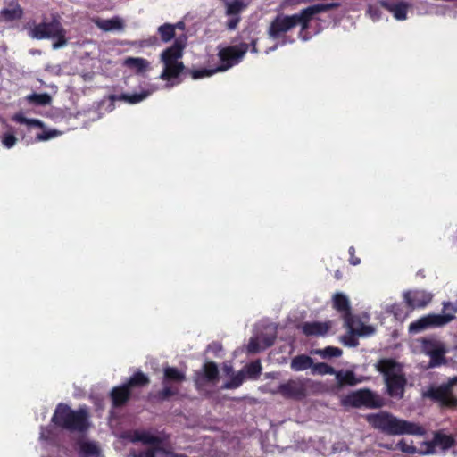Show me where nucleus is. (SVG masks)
<instances>
[{
	"label": "nucleus",
	"instance_id": "nucleus-48",
	"mask_svg": "<svg viewBox=\"0 0 457 457\" xmlns=\"http://www.w3.org/2000/svg\"><path fill=\"white\" fill-rule=\"evenodd\" d=\"M247 350L249 353H258L261 350H263L262 346L261 345L259 337L250 339L248 345H247Z\"/></svg>",
	"mask_w": 457,
	"mask_h": 457
},
{
	"label": "nucleus",
	"instance_id": "nucleus-60",
	"mask_svg": "<svg viewBox=\"0 0 457 457\" xmlns=\"http://www.w3.org/2000/svg\"><path fill=\"white\" fill-rule=\"evenodd\" d=\"M251 46H252L251 51H252L253 53H257L256 40H252V42H251Z\"/></svg>",
	"mask_w": 457,
	"mask_h": 457
},
{
	"label": "nucleus",
	"instance_id": "nucleus-30",
	"mask_svg": "<svg viewBox=\"0 0 457 457\" xmlns=\"http://www.w3.org/2000/svg\"><path fill=\"white\" fill-rule=\"evenodd\" d=\"M26 101L35 106H46L51 104L52 98L47 93H32L25 97Z\"/></svg>",
	"mask_w": 457,
	"mask_h": 457
},
{
	"label": "nucleus",
	"instance_id": "nucleus-46",
	"mask_svg": "<svg viewBox=\"0 0 457 457\" xmlns=\"http://www.w3.org/2000/svg\"><path fill=\"white\" fill-rule=\"evenodd\" d=\"M160 454V457H177L180 456V453H175L170 450L165 449L162 445L155 446V455Z\"/></svg>",
	"mask_w": 457,
	"mask_h": 457
},
{
	"label": "nucleus",
	"instance_id": "nucleus-59",
	"mask_svg": "<svg viewBox=\"0 0 457 457\" xmlns=\"http://www.w3.org/2000/svg\"><path fill=\"white\" fill-rule=\"evenodd\" d=\"M156 42H157V37H150V38L147 40V42H146V44H145V45L150 46V45H154V44H155Z\"/></svg>",
	"mask_w": 457,
	"mask_h": 457
},
{
	"label": "nucleus",
	"instance_id": "nucleus-53",
	"mask_svg": "<svg viewBox=\"0 0 457 457\" xmlns=\"http://www.w3.org/2000/svg\"><path fill=\"white\" fill-rule=\"evenodd\" d=\"M232 18H230L227 22V29L229 30H234L237 27L238 22L240 21V17L238 15H231Z\"/></svg>",
	"mask_w": 457,
	"mask_h": 457
},
{
	"label": "nucleus",
	"instance_id": "nucleus-6",
	"mask_svg": "<svg viewBox=\"0 0 457 457\" xmlns=\"http://www.w3.org/2000/svg\"><path fill=\"white\" fill-rule=\"evenodd\" d=\"M184 47V40L177 38L172 46L162 53L161 60L164 64V69L160 75L162 79L168 80L177 78L184 71L183 62L179 61L182 57Z\"/></svg>",
	"mask_w": 457,
	"mask_h": 457
},
{
	"label": "nucleus",
	"instance_id": "nucleus-25",
	"mask_svg": "<svg viewBox=\"0 0 457 457\" xmlns=\"http://www.w3.org/2000/svg\"><path fill=\"white\" fill-rule=\"evenodd\" d=\"M333 307L341 313L342 318L349 315L351 306L348 297L343 293H336L332 298Z\"/></svg>",
	"mask_w": 457,
	"mask_h": 457
},
{
	"label": "nucleus",
	"instance_id": "nucleus-4",
	"mask_svg": "<svg viewBox=\"0 0 457 457\" xmlns=\"http://www.w3.org/2000/svg\"><path fill=\"white\" fill-rule=\"evenodd\" d=\"M297 25L301 26L300 38L303 41L309 40L311 36L306 32L308 28L300 12L293 15L278 14L270 22L268 35L272 39H278Z\"/></svg>",
	"mask_w": 457,
	"mask_h": 457
},
{
	"label": "nucleus",
	"instance_id": "nucleus-1",
	"mask_svg": "<svg viewBox=\"0 0 457 457\" xmlns=\"http://www.w3.org/2000/svg\"><path fill=\"white\" fill-rule=\"evenodd\" d=\"M366 420L375 429L389 436L426 434V429L419 423L397 418L386 411L368 414Z\"/></svg>",
	"mask_w": 457,
	"mask_h": 457
},
{
	"label": "nucleus",
	"instance_id": "nucleus-50",
	"mask_svg": "<svg viewBox=\"0 0 457 457\" xmlns=\"http://www.w3.org/2000/svg\"><path fill=\"white\" fill-rule=\"evenodd\" d=\"M259 337L261 345L262 346V349H266L270 346H271L275 342V336H266L262 335Z\"/></svg>",
	"mask_w": 457,
	"mask_h": 457
},
{
	"label": "nucleus",
	"instance_id": "nucleus-29",
	"mask_svg": "<svg viewBox=\"0 0 457 457\" xmlns=\"http://www.w3.org/2000/svg\"><path fill=\"white\" fill-rule=\"evenodd\" d=\"M124 63L127 67L133 69L137 73L145 72L150 65V62L141 57H128L125 59Z\"/></svg>",
	"mask_w": 457,
	"mask_h": 457
},
{
	"label": "nucleus",
	"instance_id": "nucleus-12",
	"mask_svg": "<svg viewBox=\"0 0 457 457\" xmlns=\"http://www.w3.org/2000/svg\"><path fill=\"white\" fill-rule=\"evenodd\" d=\"M347 403L353 407L379 408L382 406L381 398L369 389L358 390L350 394L346 398Z\"/></svg>",
	"mask_w": 457,
	"mask_h": 457
},
{
	"label": "nucleus",
	"instance_id": "nucleus-31",
	"mask_svg": "<svg viewBox=\"0 0 457 457\" xmlns=\"http://www.w3.org/2000/svg\"><path fill=\"white\" fill-rule=\"evenodd\" d=\"M150 382L149 378L142 371L138 370L135 372L129 379L123 383L128 388L131 387H142L148 385Z\"/></svg>",
	"mask_w": 457,
	"mask_h": 457
},
{
	"label": "nucleus",
	"instance_id": "nucleus-61",
	"mask_svg": "<svg viewBox=\"0 0 457 457\" xmlns=\"http://www.w3.org/2000/svg\"><path fill=\"white\" fill-rule=\"evenodd\" d=\"M181 25H183V23L180 22L178 24V27H181ZM175 26L177 27V25H175Z\"/></svg>",
	"mask_w": 457,
	"mask_h": 457
},
{
	"label": "nucleus",
	"instance_id": "nucleus-18",
	"mask_svg": "<svg viewBox=\"0 0 457 457\" xmlns=\"http://www.w3.org/2000/svg\"><path fill=\"white\" fill-rule=\"evenodd\" d=\"M454 445V439L452 436L436 432L432 441L426 443L427 449L423 453L429 454L435 453V447L439 446L443 450L451 448Z\"/></svg>",
	"mask_w": 457,
	"mask_h": 457
},
{
	"label": "nucleus",
	"instance_id": "nucleus-39",
	"mask_svg": "<svg viewBox=\"0 0 457 457\" xmlns=\"http://www.w3.org/2000/svg\"><path fill=\"white\" fill-rule=\"evenodd\" d=\"M243 370L245 371L248 378H257L262 372V365L259 361H252L245 365Z\"/></svg>",
	"mask_w": 457,
	"mask_h": 457
},
{
	"label": "nucleus",
	"instance_id": "nucleus-2",
	"mask_svg": "<svg viewBox=\"0 0 457 457\" xmlns=\"http://www.w3.org/2000/svg\"><path fill=\"white\" fill-rule=\"evenodd\" d=\"M51 422L70 432H85L89 428L87 408L72 410L65 403H59L56 406Z\"/></svg>",
	"mask_w": 457,
	"mask_h": 457
},
{
	"label": "nucleus",
	"instance_id": "nucleus-49",
	"mask_svg": "<svg viewBox=\"0 0 457 457\" xmlns=\"http://www.w3.org/2000/svg\"><path fill=\"white\" fill-rule=\"evenodd\" d=\"M130 457H156L155 447H152L139 452H133L130 453Z\"/></svg>",
	"mask_w": 457,
	"mask_h": 457
},
{
	"label": "nucleus",
	"instance_id": "nucleus-20",
	"mask_svg": "<svg viewBox=\"0 0 457 457\" xmlns=\"http://www.w3.org/2000/svg\"><path fill=\"white\" fill-rule=\"evenodd\" d=\"M24 12L17 0H12L8 7L0 10V18L6 22L21 20Z\"/></svg>",
	"mask_w": 457,
	"mask_h": 457
},
{
	"label": "nucleus",
	"instance_id": "nucleus-51",
	"mask_svg": "<svg viewBox=\"0 0 457 457\" xmlns=\"http://www.w3.org/2000/svg\"><path fill=\"white\" fill-rule=\"evenodd\" d=\"M367 13L373 21H378L381 18V11L379 7L376 5H370L368 7Z\"/></svg>",
	"mask_w": 457,
	"mask_h": 457
},
{
	"label": "nucleus",
	"instance_id": "nucleus-15",
	"mask_svg": "<svg viewBox=\"0 0 457 457\" xmlns=\"http://www.w3.org/2000/svg\"><path fill=\"white\" fill-rule=\"evenodd\" d=\"M433 298V295L425 290L406 291L403 299L411 309L426 307Z\"/></svg>",
	"mask_w": 457,
	"mask_h": 457
},
{
	"label": "nucleus",
	"instance_id": "nucleus-5",
	"mask_svg": "<svg viewBox=\"0 0 457 457\" xmlns=\"http://www.w3.org/2000/svg\"><path fill=\"white\" fill-rule=\"evenodd\" d=\"M249 45L247 43H241L237 46H232L220 52L219 55L223 64L215 70L211 69H199L194 71H188V73L194 79L209 77L214 74L216 71H223L230 67L237 64L245 54L248 51Z\"/></svg>",
	"mask_w": 457,
	"mask_h": 457
},
{
	"label": "nucleus",
	"instance_id": "nucleus-33",
	"mask_svg": "<svg viewBox=\"0 0 457 457\" xmlns=\"http://www.w3.org/2000/svg\"><path fill=\"white\" fill-rule=\"evenodd\" d=\"M57 434L54 431V428L51 426L48 427H41V431L39 435V440L41 442H46L48 445L56 444Z\"/></svg>",
	"mask_w": 457,
	"mask_h": 457
},
{
	"label": "nucleus",
	"instance_id": "nucleus-24",
	"mask_svg": "<svg viewBox=\"0 0 457 457\" xmlns=\"http://www.w3.org/2000/svg\"><path fill=\"white\" fill-rule=\"evenodd\" d=\"M79 457H99L100 448L94 441L81 440L78 443Z\"/></svg>",
	"mask_w": 457,
	"mask_h": 457
},
{
	"label": "nucleus",
	"instance_id": "nucleus-36",
	"mask_svg": "<svg viewBox=\"0 0 457 457\" xmlns=\"http://www.w3.org/2000/svg\"><path fill=\"white\" fill-rule=\"evenodd\" d=\"M445 351L443 347H436L434 350H428L430 356V367L438 366L445 362L444 355Z\"/></svg>",
	"mask_w": 457,
	"mask_h": 457
},
{
	"label": "nucleus",
	"instance_id": "nucleus-55",
	"mask_svg": "<svg viewBox=\"0 0 457 457\" xmlns=\"http://www.w3.org/2000/svg\"><path fill=\"white\" fill-rule=\"evenodd\" d=\"M354 251H355V250H354V247H353V246H351V247L349 248V254H350L349 262H350V263H351L352 265L356 266V265L360 264L361 260H360L359 258L355 257Z\"/></svg>",
	"mask_w": 457,
	"mask_h": 457
},
{
	"label": "nucleus",
	"instance_id": "nucleus-27",
	"mask_svg": "<svg viewBox=\"0 0 457 457\" xmlns=\"http://www.w3.org/2000/svg\"><path fill=\"white\" fill-rule=\"evenodd\" d=\"M96 25L104 31H120L124 29V22L120 17L99 20L96 21Z\"/></svg>",
	"mask_w": 457,
	"mask_h": 457
},
{
	"label": "nucleus",
	"instance_id": "nucleus-21",
	"mask_svg": "<svg viewBox=\"0 0 457 457\" xmlns=\"http://www.w3.org/2000/svg\"><path fill=\"white\" fill-rule=\"evenodd\" d=\"M332 326L331 321L326 322H305L302 330L306 336H325Z\"/></svg>",
	"mask_w": 457,
	"mask_h": 457
},
{
	"label": "nucleus",
	"instance_id": "nucleus-58",
	"mask_svg": "<svg viewBox=\"0 0 457 457\" xmlns=\"http://www.w3.org/2000/svg\"><path fill=\"white\" fill-rule=\"evenodd\" d=\"M224 371L227 375H230V373L233 371V368L231 365H225L224 366Z\"/></svg>",
	"mask_w": 457,
	"mask_h": 457
},
{
	"label": "nucleus",
	"instance_id": "nucleus-56",
	"mask_svg": "<svg viewBox=\"0 0 457 457\" xmlns=\"http://www.w3.org/2000/svg\"><path fill=\"white\" fill-rule=\"evenodd\" d=\"M423 347L426 353L428 354V350H434L436 347H442L441 345H436L433 341L425 339L423 340Z\"/></svg>",
	"mask_w": 457,
	"mask_h": 457
},
{
	"label": "nucleus",
	"instance_id": "nucleus-16",
	"mask_svg": "<svg viewBox=\"0 0 457 457\" xmlns=\"http://www.w3.org/2000/svg\"><path fill=\"white\" fill-rule=\"evenodd\" d=\"M381 7L392 13L397 21L407 19V12L411 4L403 0H380L378 2Z\"/></svg>",
	"mask_w": 457,
	"mask_h": 457
},
{
	"label": "nucleus",
	"instance_id": "nucleus-42",
	"mask_svg": "<svg viewBox=\"0 0 457 457\" xmlns=\"http://www.w3.org/2000/svg\"><path fill=\"white\" fill-rule=\"evenodd\" d=\"M396 448L401 450L403 453H409V454H413V453H417V449L416 447L412 445V442L411 443H408L406 440L404 439H401L397 444H396Z\"/></svg>",
	"mask_w": 457,
	"mask_h": 457
},
{
	"label": "nucleus",
	"instance_id": "nucleus-8",
	"mask_svg": "<svg viewBox=\"0 0 457 457\" xmlns=\"http://www.w3.org/2000/svg\"><path fill=\"white\" fill-rule=\"evenodd\" d=\"M456 378L449 380L447 383H443L438 386L429 387L423 395L435 402L439 403L443 406L456 407L457 398L453 395V385Z\"/></svg>",
	"mask_w": 457,
	"mask_h": 457
},
{
	"label": "nucleus",
	"instance_id": "nucleus-52",
	"mask_svg": "<svg viewBox=\"0 0 457 457\" xmlns=\"http://www.w3.org/2000/svg\"><path fill=\"white\" fill-rule=\"evenodd\" d=\"M386 312L395 315V318L399 319L402 316V308L398 303H393L386 307Z\"/></svg>",
	"mask_w": 457,
	"mask_h": 457
},
{
	"label": "nucleus",
	"instance_id": "nucleus-47",
	"mask_svg": "<svg viewBox=\"0 0 457 457\" xmlns=\"http://www.w3.org/2000/svg\"><path fill=\"white\" fill-rule=\"evenodd\" d=\"M17 142V138L12 134H4L2 137V144L6 148H12Z\"/></svg>",
	"mask_w": 457,
	"mask_h": 457
},
{
	"label": "nucleus",
	"instance_id": "nucleus-54",
	"mask_svg": "<svg viewBox=\"0 0 457 457\" xmlns=\"http://www.w3.org/2000/svg\"><path fill=\"white\" fill-rule=\"evenodd\" d=\"M207 350L212 351L215 355H218L222 350V345L218 342H212L208 345Z\"/></svg>",
	"mask_w": 457,
	"mask_h": 457
},
{
	"label": "nucleus",
	"instance_id": "nucleus-13",
	"mask_svg": "<svg viewBox=\"0 0 457 457\" xmlns=\"http://www.w3.org/2000/svg\"><path fill=\"white\" fill-rule=\"evenodd\" d=\"M345 327L352 333L357 334L358 337H369L374 334L375 328L370 325H365L361 317L353 315L352 312L343 318Z\"/></svg>",
	"mask_w": 457,
	"mask_h": 457
},
{
	"label": "nucleus",
	"instance_id": "nucleus-11",
	"mask_svg": "<svg viewBox=\"0 0 457 457\" xmlns=\"http://www.w3.org/2000/svg\"><path fill=\"white\" fill-rule=\"evenodd\" d=\"M62 29L63 27L59 20L54 17L50 21H43L38 24H35L29 29L28 34L31 38L37 40L54 38V37L62 33Z\"/></svg>",
	"mask_w": 457,
	"mask_h": 457
},
{
	"label": "nucleus",
	"instance_id": "nucleus-7",
	"mask_svg": "<svg viewBox=\"0 0 457 457\" xmlns=\"http://www.w3.org/2000/svg\"><path fill=\"white\" fill-rule=\"evenodd\" d=\"M185 380L186 375L183 371L175 367H165L162 381L163 388L157 392L155 398L160 402H164L171 396L179 395V390L175 384H179Z\"/></svg>",
	"mask_w": 457,
	"mask_h": 457
},
{
	"label": "nucleus",
	"instance_id": "nucleus-19",
	"mask_svg": "<svg viewBox=\"0 0 457 457\" xmlns=\"http://www.w3.org/2000/svg\"><path fill=\"white\" fill-rule=\"evenodd\" d=\"M219 374L218 367L214 362L205 363L201 370L196 372L195 384L204 386L208 382L217 379Z\"/></svg>",
	"mask_w": 457,
	"mask_h": 457
},
{
	"label": "nucleus",
	"instance_id": "nucleus-38",
	"mask_svg": "<svg viewBox=\"0 0 457 457\" xmlns=\"http://www.w3.org/2000/svg\"><path fill=\"white\" fill-rule=\"evenodd\" d=\"M316 353L319 354L323 359H330L333 357H340L342 355L343 352L338 347L327 346L323 349L317 350Z\"/></svg>",
	"mask_w": 457,
	"mask_h": 457
},
{
	"label": "nucleus",
	"instance_id": "nucleus-34",
	"mask_svg": "<svg viewBox=\"0 0 457 457\" xmlns=\"http://www.w3.org/2000/svg\"><path fill=\"white\" fill-rule=\"evenodd\" d=\"M176 26L164 23L158 28V33L164 43L170 41L175 36Z\"/></svg>",
	"mask_w": 457,
	"mask_h": 457
},
{
	"label": "nucleus",
	"instance_id": "nucleus-32",
	"mask_svg": "<svg viewBox=\"0 0 457 457\" xmlns=\"http://www.w3.org/2000/svg\"><path fill=\"white\" fill-rule=\"evenodd\" d=\"M226 14L238 15L247 6L243 0H232L226 2Z\"/></svg>",
	"mask_w": 457,
	"mask_h": 457
},
{
	"label": "nucleus",
	"instance_id": "nucleus-3",
	"mask_svg": "<svg viewBox=\"0 0 457 457\" xmlns=\"http://www.w3.org/2000/svg\"><path fill=\"white\" fill-rule=\"evenodd\" d=\"M375 367L384 376L387 394L396 399L403 398L407 381L402 365L392 359H381Z\"/></svg>",
	"mask_w": 457,
	"mask_h": 457
},
{
	"label": "nucleus",
	"instance_id": "nucleus-22",
	"mask_svg": "<svg viewBox=\"0 0 457 457\" xmlns=\"http://www.w3.org/2000/svg\"><path fill=\"white\" fill-rule=\"evenodd\" d=\"M130 389L128 388L124 384L120 386L113 387L110 393L112 406L120 407L126 404L130 398Z\"/></svg>",
	"mask_w": 457,
	"mask_h": 457
},
{
	"label": "nucleus",
	"instance_id": "nucleus-37",
	"mask_svg": "<svg viewBox=\"0 0 457 457\" xmlns=\"http://www.w3.org/2000/svg\"><path fill=\"white\" fill-rule=\"evenodd\" d=\"M336 370L330 365L325 362L313 363L312 366V375H334Z\"/></svg>",
	"mask_w": 457,
	"mask_h": 457
},
{
	"label": "nucleus",
	"instance_id": "nucleus-26",
	"mask_svg": "<svg viewBox=\"0 0 457 457\" xmlns=\"http://www.w3.org/2000/svg\"><path fill=\"white\" fill-rule=\"evenodd\" d=\"M334 375L336 377L337 384L341 386H355L361 381L360 379L356 378L354 372L352 370H336V373Z\"/></svg>",
	"mask_w": 457,
	"mask_h": 457
},
{
	"label": "nucleus",
	"instance_id": "nucleus-10",
	"mask_svg": "<svg viewBox=\"0 0 457 457\" xmlns=\"http://www.w3.org/2000/svg\"><path fill=\"white\" fill-rule=\"evenodd\" d=\"M312 381L308 378L289 379L280 384L273 393L280 394L284 398L302 400L307 395V388Z\"/></svg>",
	"mask_w": 457,
	"mask_h": 457
},
{
	"label": "nucleus",
	"instance_id": "nucleus-43",
	"mask_svg": "<svg viewBox=\"0 0 457 457\" xmlns=\"http://www.w3.org/2000/svg\"><path fill=\"white\" fill-rule=\"evenodd\" d=\"M55 41L53 43L54 49H59L67 45L66 31L64 28L62 29V33L54 37Z\"/></svg>",
	"mask_w": 457,
	"mask_h": 457
},
{
	"label": "nucleus",
	"instance_id": "nucleus-44",
	"mask_svg": "<svg viewBox=\"0 0 457 457\" xmlns=\"http://www.w3.org/2000/svg\"><path fill=\"white\" fill-rule=\"evenodd\" d=\"M60 133L57 130L50 129L46 131H43L41 133H37L36 136L37 141H46L49 140L56 136H58Z\"/></svg>",
	"mask_w": 457,
	"mask_h": 457
},
{
	"label": "nucleus",
	"instance_id": "nucleus-40",
	"mask_svg": "<svg viewBox=\"0 0 457 457\" xmlns=\"http://www.w3.org/2000/svg\"><path fill=\"white\" fill-rule=\"evenodd\" d=\"M13 120L20 124H26L29 127L42 128L43 122L37 119L26 118L22 113H16L13 116Z\"/></svg>",
	"mask_w": 457,
	"mask_h": 457
},
{
	"label": "nucleus",
	"instance_id": "nucleus-23",
	"mask_svg": "<svg viewBox=\"0 0 457 457\" xmlns=\"http://www.w3.org/2000/svg\"><path fill=\"white\" fill-rule=\"evenodd\" d=\"M150 96V91L148 90H143L139 93H123L120 95H111L109 96V99L112 103L115 101H124L126 103H129L130 104H138L145 99H146Z\"/></svg>",
	"mask_w": 457,
	"mask_h": 457
},
{
	"label": "nucleus",
	"instance_id": "nucleus-28",
	"mask_svg": "<svg viewBox=\"0 0 457 457\" xmlns=\"http://www.w3.org/2000/svg\"><path fill=\"white\" fill-rule=\"evenodd\" d=\"M312 358L305 354H301L292 359L290 367L295 371H303L307 369L312 370Z\"/></svg>",
	"mask_w": 457,
	"mask_h": 457
},
{
	"label": "nucleus",
	"instance_id": "nucleus-45",
	"mask_svg": "<svg viewBox=\"0 0 457 457\" xmlns=\"http://www.w3.org/2000/svg\"><path fill=\"white\" fill-rule=\"evenodd\" d=\"M442 305L444 313H453L455 316L457 312V299L454 302L445 301Z\"/></svg>",
	"mask_w": 457,
	"mask_h": 457
},
{
	"label": "nucleus",
	"instance_id": "nucleus-57",
	"mask_svg": "<svg viewBox=\"0 0 457 457\" xmlns=\"http://www.w3.org/2000/svg\"><path fill=\"white\" fill-rule=\"evenodd\" d=\"M295 40L293 38L285 37L280 43L276 44L274 46L270 47L269 50L266 51V53H269L270 51H273L278 48V46H284L287 43H294Z\"/></svg>",
	"mask_w": 457,
	"mask_h": 457
},
{
	"label": "nucleus",
	"instance_id": "nucleus-14",
	"mask_svg": "<svg viewBox=\"0 0 457 457\" xmlns=\"http://www.w3.org/2000/svg\"><path fill=\"white\" fill-rule=\"evenodd\" d=\"M125 438L131 443H142L143 445H151L152 447L163 444V439L162 437L154 436L152 432L145 429H135L129 431L125 436Z\"/></svg>",
	"mask_w": 457,
	"mask_h": 457
},
{
	"label": "nucleus",
	"instance_id": "nucleus-35",
	"mask_svg": "<svg viewBox=\"0 0 457 457\" xmlns=\"http://www.w3.org/2000/svg\"><path fill=\"white\" fill-rule=\"evenodd\" d=\"M245 378V374L244 370H240L236 375L232 376L228 381L225 382L222 385L221 388L222 389H236L243 384Z\"/></svg>",
	"mask_w": 457,
	"mask_h": 457
},
{
	"label": "nucleus",
	"instance_id": "nucleus-9",
	"mask_svg": "<svg viewBox=\"0 0 457 457\" xmlns=\"http://www.w3.org/2000/svg\"><path fill=\"white\" fill-rule=\"evenodd\" d=\"M455 319L453 313L428 314L409 325V332L415 334L428 328H441Z\"/></svg>",
	"mask_w": 457,
	"mask_h": 457
},
{
	"label": "nucleus",
	"instance_id": "nucleus-17",
	"mask_svg": "<svg viewBox=\"0 0 457 457\" xmlns=\"http://www.w3.org/2000/svg\"><path fill=\"white\" fill-rule=\"evenodd\" d=\"M340 5L341 4L339 2L318 3L301 10L300 12L307 25V28L309 29V23L316 14L325 12L332 9H337L340 7Z\"/></svg>",
	"mask_w": 457,
	"mask_h": 457
},
{
	"label": "nucleus",
	"instance_id": "nucleus-41",
	"mask_svg": "<svg viewBox=\"0 0 457 457\" xmlns=\"http://www.w3.org/2000/svg\"><path fill=\"white\" fill-rule=\"evenodd\" d=\"M357 334L352 333L348 330V333L341 337V342L348 347H355L359 345V341L356 338Z\"/></svg>",
	"mask_w": 457,
	"mask_h": 457
}]
</instances>
